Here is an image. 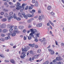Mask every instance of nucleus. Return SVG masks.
<instances>
[{"label":"nucleus","mask_w":64,"mask_h":64,"mask_svg":"<svg viewBox=\"0 0 64 64\" xmlns=\"http://www.w3.org/2000/svg\"><path fill=\"white\" fill-rule=\"evenodd\" d=\"M13 31V29L12 28H11L9 30V32H12Z\"/></svg>","instance_id":"28"},{"label":"nucleus","mask_w":64,"mask_h":64,"mask_svg":"<svg viewBox=\"0 0 64 64\" xmlns=\"http://www.w3.org/2000/svg\"><path fill=\"white\" fill-rule=\"evenodd\" d=\"M32 2L33 4L35 3H36V0H32Z\"/></svg>","instance_id":"26"},{"label":"nucleus","mask_w":64,"mask_h":64,"mask_svg":"<svg viewBox=\"0 0 64 64\" xmlns=\"http://www.w3.org/2000/svg\"><path fill=\"white\" fill-rule=\"evenodd\" d=\"M18 28L19 29H20L21 30H22V29H24V26H19Z\"/></svg>","instance_id":"8"},{"label":"nucleus","mask_w":64,"mask_h":64,"mask_svg":"<svg viewBox=\"0 0 64 64\" xmlns=\"http://www.w3.org/2000/svg\"><path fill=\"white\" fill-rule=\"evenodd\" d=\"M8 31V30L7 29H4L2 30V32L3 33H6Z\"/></svg>","instance_id":"11"},{"label":"nucleus","mask_w":64,"mask_h":64,"mask_svg":"<svg viewBox=\"0 0 64 64\" xmlns=\"http://www.w3.org/2000/svg\"><path fill=\"white\" fill-rule=\"evenodd\" d=\"M33 8V7L31 6H30L28 8V9H32Z\"/></svg>","instance_id":"37"},{"label":"nucleus","mask_w":64,"mask_h":64,"mask_svg":"<svg viewBox=\"0 0 64 64\" xmlns=\"http://www.w3.org/2000/svg\"><path fill=\"white\" fill-rule=\"evenodd\" d=\"M50 14H51L52 15V16H53V15H55V14L54 13H53V12H50Z\"/></svg>","instance_id":"31"},{"label":"nucleus","mask_w":64,"mask_h":64,"mask_svg":"<svg viewBox=\"0 0 64 64\" xmlns=\"http://www.w3.org/2000/svg\"><path fill=\"white\" fill-rule=\"evenodd\" d=\"M10 17L11 19H12V18H14V16H10Z\"/></svg>","instance_id":"55"},{"label":"nucleus","mask_w":64,"mask_h":64,"mask_svg":"<svg viewBox=\"0 0 64 64\" xmlns=\"http://www.w3.org/2000/svg\"><path fill=\"white\" fill-rule=\"evenodd\" d=\"M5 62H9V61L8 60H5Z\"/></svg>","instance_id":"57"},{"label":"nucleus","mask_w":64,"mask_h":64,"mask_svg":"<svg viewBox=\"0 0 64 64\" xmlns=\"http://www.w3.org/2000/svg\"><path fill=\"white\" fill-rule=\"evenodd\" d=\"M34 45H35V44H32V47L33 48L34 47Z\"/></svg>","instance_id":"54"},{"label":"nucleus","mask_w":64,"mask_h":64,"mask_svg":"<svg viewBox=\"0 0 64 64\" xmlns=\"http://www.w3.org/2000/svg\"><path fill=\"white\" fill-rule=\"evenodd\" d=\"M32 21V18H31L29 20L27 21L28 23H31Z\"/></svg>","instance_id":"18"},{"label":"nucleus","mask_w":64,"mask_h":64,"mask_svg":"<svg viewBox=\"0 0 64 64\" xmlns=\"http://www.w3.org/2000/svg\"><path fill=\"white\" fill-rule=\"evenodd\" d=\"M24 17L26 19H28V17H27V15H24Z\"/></svg>","instance_id":"22"},{"label":"nucleus","mask_w":64,"mask_h":64,"mask_svg":"<svg viewBox=\"0 0 64 64\" xmlns=\"http://www.w3.org/2000/svg\"><path fill=\"white\" fill-rule=\"evenodd\" d=\"M8 37H5V40H8Z\"/></svg>","instance_id":"51"},{"label":"nucleus","mask_w":64,"mask_h":64,"mask_svg":"<svg viewBox=\"0 0 64 64\" xmlns=\"http://www.w3.org/2000/svg\"><path fill=\"white\" fill-rule=\"evenodd\" d=\"M34 16V14H30V17H33Z\"/></svg>","instance_id":"58"},{"label":"nucleus","mask_w":64,"mask_h":64,"mask_svg":"<svg viewBox=\"0 0 64 64\" xmlns=\"http://www.w3.org/2000/svg\"><path fill=\"white\" fill-rule=\"evenodd\" d=\"M61 63H63V62H57V64H61Z\"/></svg>","instance_id":"43"},{"label":"nucleus","mask_w":64,"mask_h":64,"mask_svg":"<svg viewBox=\"0 0 64 64\" xmlns=\"http://www.w3.org/2000/svg\"><path fill=\"white\" fill-rule=\"evenodd\" d=\"M39 54L37 55H36L34 56V58H36V59H37L38 58V56H39Z\"/></svg>","instance_id":"16"},{"label":"nucleus","mask_w":64,"mask_h":64,"mask_svg":"<svg viewBox=\"0 0 64 64\" xmlns=\"http://www.w3.org/2000/svg\"><path fill=\"white\" fill-rule=\"evenodd\" d=\"M26 56V54H24L22 56L21 55L20 56V57L22 59H24V57H25Z\"/></svg>","instance_id":"9"},{"label":"nucleus","mask_w":64,"mask_h":64,"mask_svg":"<svg viewBox=\"0 0 64 64\" xmlns=\"http://www.w3.org/2000/svg\"><path fill=\"white\" fill-rule=\"evenodd\" d=\"M0 57H2V58H4L5 56H4L2 54H0Z\"/></svg>","instance_id":"27"},{"label":"nucleus","mask_w":64,"mask_h":64,"mask_svg":"<svg viewBox=\"0 0 64 64\" xmlns=\"http://www.w3.org/2000/svg\"><path fill=\"white\" fill-rule=\"evenodd\" d=\"M32 27V26L31 25H29L28 26V28H31Z\"/></svg>","instance_id":"56"},{"label":"nucleus","mask_w":64,"mask_h":64,"mask_svg":"<svg viewBox=\"0 0 64 64\" xmlns=\"http://www.w3.org/2000/svg\"><path fill=\"white\" fill-rule=\"evenodd\" d=\"M17 5H16V9L17 10H19L20 9H22V7L23 9H24L25 8H24V6H26L27 5V4H25L23 3L22 4V6H20V4L19 2H18L17 3Z\"/></svg>","instance_id":"2"},{"label":"nucleus","mask_w":64,"mask_h":64,"mask_svg":"<svg viewBox=\"0 0 64 64\" xmlns=\"http://www.w3.org/2000/svg\"><path fill=\"white\" fill-rule=\"evenodd\" d=\"M46 25L48 26H50V23H49V22H48V23L46 24Z\"/></svg>","instance_id":"47"},{"label":"nucleus","mask_w":64,"mask_h":64,"mask_svg":"<svg viewBox=\"0 0 64 64\" xmlns=\"http://www.w3.org/2000/svg\"><path fill=\"white\" fill-rule=\"evenodd\" d=\"M47 8H48V10H50V9L51 8V6H49Z\"/></svg>","instance_id":"24"},{"label":"nucleus","mask_w":64,"mask_h":64,"mask_svg":"<svg viewBox=\"0 0 64 64\" xmlns=\"http://www.w3.org/2000/svg\"><path fill=\"white\" fill-rule=\"evenodd\" d=\"M41 16H39L38 19L39 20L42 21V19H44L45 18L44 17V16L43 14H41Z\"/></svg>","instance_id":"3"},{"label":"nucleus","mask_w":64,"mask_h":64,"mask_svg":"<svg viewBox=\"0 0 64 64\" xmlns=\"http://www.w3.org/2000/svg\"><path fill=\"white\" fill-rule=\"evenodd\" d=\"M30 54H33V52L32 50H31L29 52Z\"/></svg>","instance_id":"35"},{"label":"nucleus","mask_w":64,"mask_h":64,"mask_svg":"<svg viewBox=\"0 0 64 64\" xmlns=\"http://www.w3.org/2000/svg\"><path fill=\"white\" fill-rule=\"evenodd\" d=\"M39 26H40V27H41L42 26V23H39Z\"/></svg>","instance_id":"33"},{"label":"nucleus","mask_w":64,"mask_h":64,"mask_svg":"<svg viewBox=\"0 0 64 64\" xmlns=\"http://www.w3.org/2000/svg\"><path fill=\"white\" fill-rule=\"evenodd\" d=\"M27 39V37H26L25 36L24 37V40H26Z\"/></svg>","instance_id":"42"},{"label":"nucleus","mask_w":64,"mask_h":64,"mask_svg":"<svg viewBox=\"0 0 64 64\" xmlns=\"http://www.w3.org/2000/svg\"><path fill=\"white\" fill-rule=\"evenodd\" d=\"M13 14V12H11L9 14V15H10V16L12 15Z\"/></svg>","instance_id":"29"},{"label":"nucleus","mask_w":64,"mask_h":64,"mask_svg":"<svg viewBox=\"0 0 64 64\" xmlns=\"http://www.w3.org/2000/svg\"><path fill=\"white\" fill-rule=\"evenodd\" d=\"M12 34V32H10L8 34V36H9V35H11Z\"/></svg>","instance_id":"39"},{"label":"nucleus","mask_w":64,"mask_h":64,"mask_svg":"<svg viewBox=\"0 0 64 64\" xmlns=\"http://www.w3.org/2000/svg\"><path fill=\"white\" fill-rule=\"evenodd\" d=\"M52 50L50 48H49L48 49V51H49V52H50V51L51 52Z\"/></svg>","instance_id":"49"},{"label":"nucleus","mask_w":64,"mask_h":64,"mask_svg":"<svg viewBox=\"0 0 64 64\" xmlns=\"http://www.w3.org/2000/svg\"><path fill=\"white\" fill-rule=\"evenodd\" d=\"M49 23H50V24H51V25H52V27H54V24H53V23H52V22H51V21H50V20H49Z\"/></svg>","instance_id":"12"},{"label":"nucleus","mask_w":64,"mask_h":64,"mask_svg":"<svg viewBox=\"0 0 64 64\" xmlns=\"http://www.w3.org/2000/svg\"><path fill=\"white\" fill-rule=\"evenodd\" d=\"M34 6L36 7H37V6H38V2H37V1H36V3L34 5Z\"/></svg>","instance_id":"13"},{"label":"nucleus","mask_w":64,"mask_h":64,"mask_svg":"<svg viewBox=\"0 0 64 64\" xmlns=\"http://www.w3.org/2000/svg\"><path fill=\"white\" fill-rule=\"evenodd\" d=\"M16 19L17 21H20L21 20V18L19 17H18L16 18Z\"/></svg>","instance_id":"21"},{"label":"nucleus","mask_w":64,"mask_h":64,"mask_svg":"<svg viewBox=\"0 0 64 64\" xmlns=\"http://www.w3.org/2000/svg\"><path fill=\"white\" fill-rule=\"evenodd\" d=\"M57 60L54 59L52 60L53 62H56L57 61Z\"/></svg>","instance_id":"36"},{"label":"nucleus","mask_w":64,"mask_h":64,"mask_svg":"<svg viewBox=\"0 0 64 64\" xmlns=\"http://www.w3.org/2000/svg\"><path fill=\"white\" fill-rule=\"evenodd\" d=\"M14 19H16L17 18V17H16V16H15V14H14Z\"/></svg>","instance_id":"34"},{"label":"nucleus","mask_w":64,"mask_h":64,"mask_svg":"<svg viewBox=\"0 0 64 64\" xmlns=\"http://www.w3.org/2000/svg\"><path fill=\"white\" fill-rule=\"evenodd\" d=\"M34 47L35 48H37L38 47V45H37L36 44L34 46Z\"/></svg>","instance_id":"46"},{"label":"nucleus","mask_w":64,"mask_h":64,"mask_svg":"<svg viewBox=\"0 0 64 64\" xmlns=\"http://www.w3.org/2000/svg\"><path fill=\"white\" fill-rule=\"evenodd\" d=\"M36 35L37 37H39V35H40V34H37Z\"/></svg>","instance_id":"62"},{"label":"nucleus","mask_w":64,"mask_h":64,"mask_svg":"<svg viewBox=\"0 0 64 64\" xmlns=\"http://www.w3.org/2000/svg\"><path fill=\"white\" fill-rule=\"evenodd\" d=\"M61 45L62 46H64V43H62L61 44Z\"/></svg>","instance_id":"64"},{"label":"nucleus","mask_w":64,"mask_h":64,"mask_svg":"<svg viewBox=\"0 0 64 64\" xmlns=\"http://www.w3.org/2000/svg\"><path fill=\"white\" fill-rule=\"evenodd\" d=\"M36 27H40L39 24H36Z\"/></svg>","instance_id":"53"},{"label":"nucleus","mask_w":64,"mask_h":64,"mask_svg":"<svg viewBox=\"0 0 64 64\" xmlns=\"http://www.w3.org/2000/svg\"><path fill=\"white\" fill-rule=\"evenodd\" d=\"M43 60V59H42L41 60H36V62H41V61H42Z\"/></svg>","instance_id":"30"},{"label":"nucleus","mask_w":64,"mask_h":64,"mask_svg":"<svg viewBox=\"0 0 64 64\" xmlns=\"http://www.w3.org/2000/svg\"><path fill=\"white\" fill-rule=\"evenodd\" d=\"M32 12H34V13H35L36 12V10H34V9H32Z\"/></svg>","instance_id":"45"},{"label":"nucleus","mask_w":64,"mask_h":64,"mask_svg":"<svg viewBox=\"0 0 64 64\" xmlns=\"http://www.w3.org/2000/svg\"><path fill=\"white\" fill-rule=\"evenodd\" d=\"M7 20V19L6 18H4L2 20V22H5Z\"/></svg>","instance_id":"20"},{"label":"nucleus","mask_w":64,"mask_h":64,"mask_svg":"<svg viewBox=\"0 0 64 64\" xmlns=\"http://www.w3.org/2000/svg\"><path fill=\"white\" fill-rule=\"evenodd\" d=\"M28 6H27L25 8V10H27V9H28Z\"/></svg>","instance_id":"48"},{"label":"nucleus","mask_w":64,"mask_h":64,"mask_svg":"<svg viewBox=\"0 0 64 64\" xmlns=\"http://www.w3.org/2000/svg\"><path fill=\"white\" fill-rule=\"evenodd\" d=\"M30 31H31L32 32L30 34V37H28V40H31L32 38L31 37H34V35H33V34H34L35 33H36V32H37V30L36 29H30Z\"/></svg>","instance_id":"1"},{"label":"nucleus","mask_w":64,"mask_h":64,"mask_svg":"<svg viewBox=\"0 0 64 64\" xmlns=\"http://www.w3.org/2000/svg\"><path fill=\"white\" fill-rule=\"evenodd\" d=\"M6 27V25L5 24H3L0 25V27L2 28H5Z\"/></svg>","instance_id":"5"},{"label":"nucleus","mask_w":64,"mask_h":64,"mask_svg":"<svg viewBox=\"0 0 64 64\" xmlns=\"http://www.w3.org/2000/svg\"><path fill=\"white\" fill-rule=\"evenodd\" d=\"M23 33H26V30L25 29L23 30Z\"/></svg>","instance_id":"38"},{"label":"nucleus","mask_w":64,"mask_h":64,"mask_svg":"<svg viewBox=\"0 0 64 64\" xmlns=\"http://www.w3.org/2000/svg\"><path fill=\"white\" fill-rule=\"evenodd\" d=\"M10 62L12 64H14L15 63V61L13 59H10Z\"/></svg>","instance_id":"10"},{"label":"nucleus","mask_w":64,"mask_h":64,"mask_svg":"<svg viewBox=\"0 0 64 64\" xmlns=\"http://www.w3.org/2000/svg\"><path fill=\"white\" fill-rule=\"evenodd\" d=\"M37 52L38 53H40L41 52V50L40 49H39Z\"/></svg>","instance_id":"19"},{"label":"nucleus","mask_w":64,"mask_h":64,"mask_svg":"<svg viewBox=\"0 0 64 64\" xmlns=\"http://www.w3.org/2000/svg\"><path fill=\"white\" fill-rule=\"evenodd\" d=\"M27 50H29L30 49V47L29 46H27L26 48Z\"/></svg>","instance_id":"41"},{"label":"nucleus","mask_w":64,"mask_h":64,"mask_svg":"<svg viewBox=\"0 0 64 64\" xmlns=\"http://www.w3.org/2000/svg\"><path fill=\"white\" fill-rule=\"evenodd\" d=\"M54 53L55 52H54V50H52L51 52V55H53L54 54Z\"/></svg>","instance_id":"17"},{"label":"nucleus","mask_w":64,"mask_h":64,"mask_svg":"<svg viewBox=\"0 0 64 64\" xmlns=\"http://www.w3.org/2000/svg\"><path fill=\"white\" fill-rule=\"evenodd\" d=\"M5 39H4L3 38H2V41H4Z\"/></svg>","instance_id":"63"},{"label":"nucleus","mask_w":64,"mask_h":64,"mask_svg":"<svg viewBox=\"0 0 64 64\" xmlns=\"http://www.w3.org/2000/svg\"><path fill=\"white\" fill-rule=\"evenodd\" d=\"M8 20H10V19H11V18L10 16H8Z\"/></svg>","instance_id":"60"},{"label":"nucleus","mask_w":64,"mask_h":64,"mask_svg":"<svg viewBox=\"0 0 64 64\" xmlns=\"http://www.w3.org/2000/svg\"><path fill=\"white\" fill-rule=\"evenodd\" d=\"M8 4H9L10 5H13V3L11 2H8Z\"/></svg>","instance_id":"40"},{"label":"nucleus","mask_w":64,"mask_h":64,"mask_svg":"<svg viewBox=\"0 0 64 64\" xmlns=\"http://www.w3.org/2000/svg\"><path fill=\"white\" fill-rule=\"evenodd\" d=\"M1 36H2V37H4V36H5V34H1Z\"/></svg>","instance_id":"59"},{"label":"nucleus","mask_w":64,"mask_h":64,"mask_svg":"<svg viewBox=\"0 0 64 64\" xmlns=\"http://www.w3.org/2000/svg\"><path fill=\"white\" fill-rule=\"evenodd\" d=\"M28 17H31V14H28L27 15Z\"/></svg>","instance_id":"52"},{"label":"nucleus","mask_w":64,"mask_h":64,"mask_svg":"<svg viewBox=\"0 0 64 64\" xmlns=\"http://www.w3.org/2000/svg\"><path fill=\"white\" fill-rule=\"evenodd\" d=\"M14 27V26L13 25H12L10 26V27H9V28H13Z\"/></svg>","instance_id":"32"},{"label":"nucleus","mask_w":64,"mask_h":64,"mask_svg":"<svg viewBox=\"0 0 64 64\" xmlns=\"http://www.w3.org/2000/svg\"><path fill=\"white\" fill-rule=\"evenodd\" d=\"M4 12H0V14H1V15H4Z\"/></svg>","instance_id":"50"},{"label":"nucleus","mask_w":64,"mask_h":64,"mask_svg":"<svg viewBox=\"0 0 64 64\" xmlns=\"http://www.w3.org/2000/svg\"><path fill=\"white\" fill-rule=\"evenodd\" d=\"M3 11L4 12H7L8 11V10L7 9L4 8L3 9Z\"/></svg>","instance_id":"23"},{"label":"nucleus","mask_w":64,"mask_h":64,"mask_svg":"<svg viewBox=\"0 0 64 64\" xmlns=\"http://www.w3.org/2000/svg\"><path fill=\"white\" fill-rule=\"evenodd\" d=\"M22 52H27V50H26V48H22Z\"/></svg>","instance_id":"7"},{"label":"nucleus","mask_w":64,"mask_h":64,"mask_svg":"<svg viewBox=\"0 0 64 64\" xmlns=\"http://www.w3.org/2000/svg\"><path fill=\"white\" fill-rule=\"evenodd\" d=\"M17 26H15L14 28V32H16V33L18 34L19 33V32L18 31V28H17Z\"/></svg>","instance_id":"4"},{"label":"nucleus","mask_w":64,"mask_h":64,"mask_svg":"<svg viewBox=\"0 0 64 64\" xmlns=\"http://www.w3.org/2000/svg\"><path fill=\"white\" fill-rule=\"evenodd\" d=\"M38 13L39 14L41 13V10H38Z\"/></svg>","instance_id":"44"},{"label":"nucleus","mask_w":64,"mask_h":64,"mask_svg":"<svg viewBox=\"0 0 64 64\" xmlns=\"http://www.w3.org/2000/svg\"><path fill=\"white\" fill-rule=\"evenodd\" d=\"M50 28L51 30H52V27L51 26H50Z\"/></svg>","instance_id":"61"},{"label":"nucleus","mask_w":64,"mask_h":64,"mask_svg":"<svg viewBox=\"0 0 64 64\" xmlns=\"http://www.w3.org/2000/svg\"><path fill=\"white\" fill-rule=\"evenodd\" d=\"M4 16L5 17H8V14L6 13L5 14Z\"/></svg>","instance_id":"25"},{"label":"nucleus","mask_w":64,"mask_h":64,"mask_svg":"<svg viewBox=\"0 0 64 64\" xmlns=\"http://www.w3.org/2000/svg\"><path fill=\"white\" fill-rule=\"evenodd\" d=\"M56 59L57 61H61V60H63V59L60 56H59V57H56Z\"/></svg>","instance_id":"6"},{"label":"nucleus","mask_w":64,"mask_h":64,"mask_svg":"<svg viewBox=\"0 0 64 64\" xmlns=\"http://www.w3.org/2000/svg\"><path fill=\"white\" fill-rule=\"evenodd\" d=\"M13 32L14 33L13 34H12V36H15L16 35V34L17 33L16 32Z\"/></svg>","instance_id":"14"},{"label":"nucleus","mask_w":64,"mask_h":64,"mask_svg":"<svg viewBox=\"0 0 64 64\" xmlns=\"http://www.w3.org/2000/svg\"><path fill=\"white\" fill-rule=\"evenodd\" d=\"M49 63V61L48 60L46 61V62H44L43 64H48Z\"/></svg>","instance_id":"15"}]
</instances>
